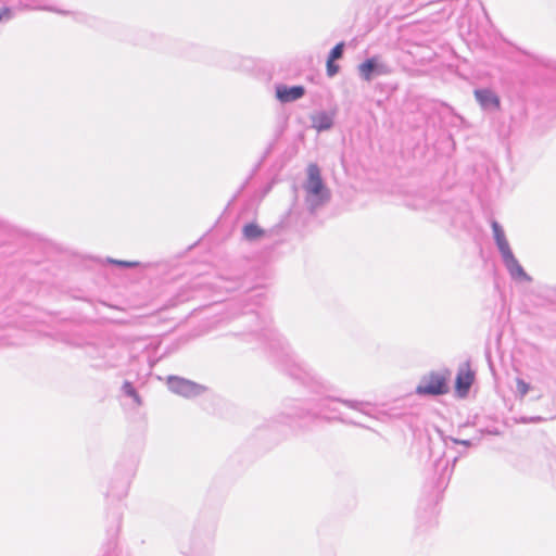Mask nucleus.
Segmentation results:
<instances>
[{
	"label": "nucleus",
	"instance_id": "1",
	"mask_svg": "<svg viewBox=\"0 0 556 556\" xmlns=\"http://www.w3.org/2000/svg\"><path fill=\"white\" fill-rule=\"evenodd\" d=\"M306 192V203L313 212L329 200V191L321 179L320 169L316 164L307 167V179L303 186Z\"/></svg>",
	"mask_w": 556,
	"mask_h": 556
},
{
	"label": "nucleus",
	"instance_id": "2",
	"mask_svg": "<svg viewBox=\"0 0 556 556\" xmlns=\"http://www.w3.org/2000/svg\"><path fill=\"white\" fill-rule=\"evenodd\" d=\"M495 244L510 278L517 282H531L532 278L526 273L519 261L516 258L507 238L505 237L497 240Z\"/></svg>",
	"mask_w": 556,
	"mask_h": 556
},
{
	"label": "nucleus",
	"instance_id": "3",
	"mask_svg": "<svg viewBox=\"0 0 556 556\" xmlns=\"http://www.w3.org/2000/svg\"><path fill=\"white\" fill-rule=\"evenodd\" d=\"M447 391L446 375L441 372H430L425 376L416 388V393L419 395H441Z\"/></svg>",
	"mask_w": 556,
	"mask_h": 556
},
{
	"label": "nucleus",
	"instance_id": "4",
	"mask_svg": "<svg viewBox=\"0 0 556 556\" xmlns=\"http://www.w3.org/2000/svg\"><path fill=\"white\" fill-rule=\"evenodd\" d=\"M167 387L173 393L187 399L199 396L206 391L204 386L178 376H169Z\"/></svg>",
	"mask_w": 556,
	"mask_h": 556
},
{
	"label": "nucleus",
	"instance_id": "5",
	"mask_svg": "<svg viewBox=\"0 0 556 556\" xmlns=\"http://www.w3.org/2000/svg\"><path fill=\"white\" fill-rule=\"evenodd\" d=\"M362 79L370 81L375 76L387 75L390 73L388 65L380 63L377 56L367 59L357 67Z\"/></svg>",
	"mask_w": 556,
	"mask_h": 556
},
{
	"label": "nucleus",
	"instance_id": "6",
	"mask_svg": "<svg viewBox=\"0 0 556 556\" xmlns=\"http://www.w3.org/2000/svg\"><path fill=\"white\" fill-rule=\"evenodd\" d=\"M473 94L477 102L484 111H497L501 106L500 97L489 88L476 89Z\"/></svg>",
	"mask_w": 556,
	"mask_h": 556
},
{
	"label": "nucleus",
	"instance_id": "7",
	"mask_svg": "<svg viewBox=\"0 0 556 556\" xmlns=\"http://www.w3.org/2000/svg\"><path fill=\"white\" fill-rule=\"evenodd\" d=\"M473 379L475 374L470 369L469 364L466 363L463 366H460L456 376V390L462 396L468 393L473 382Z\"/></svg>",
	"mask_w": 556,
	"mask_h": 556
},
{
	"label": "nucleus",
	"instance_id": "8",
	"mask_svg": "<svg viewBox=\"0 0 556 556\" xmlns=\"http://www.w3.org/2000/svg\"><path fill=\"white\" fill-rule=\"evenodd\" d=\"M305 94L303 86L288 87L286 85L277 86L276 97L281 103H290L299 100Z\"/></svg>",
	"mask_w": 556,
	"mask_h": 556
},
{
	"label": "nucleus",
	"instance_id": "9",
	"mask_svg": "<svg viewBox=\"0 0 556 556\" xmlns=\"http://www.w3.org/2000/svg\"><path fill=\"white\" fill-rule=\"evenodd\" d=\"M312 124L318 131L328 130L333 125V117L327 112H318L312 116Z\"/></svg>",
	"mask_w": 556,
	"mask_h": 556
},
{
	"label": "nucleus",
	"instance_id": "10",
	"mask_svg": "<svg viewBox=\"0 0 556 556\" xmlns=\"http://www.w3.org/2000/svg\"><path fill=\"white\" fill-rule=\"evenodd\" d=\"M337 401L355 412H358L366 416L371 415L372 405L369 402L357 401V400H337Z\"/></svg>",
	"mask_w": 556,
	"mask_h": 556
},
{
	"label": "nucleus",
	"instance_id": "11",
	"mask_svg": "<svg viewBox=\"0 0 556 556\" xmlns=\"http://www.w3.org/2000/svg\"><path fill=\"white\" fill-rule=\"evenodd\" d=\"M263 235V230L255 224H248L243 227V236L248 240H256Z\"/></svg>",
	"mask_w": 556,
	"mask_h": 556
},
{
	"label": "nucleus",
	"instance_id": "12",
	"mask_svg": "<svg viewBox=\"0 0 556 556\" xmlns=\"http://www.w3.org/2000/svg\"><path fill=\"white\" fill-rule=\"evenodd\" d=\"M122 390L124 394L131 397L138 406L142 404L141 397L139 396V394L137 393V391L135 390L134 386L130 382H124Z\"/></svg>",
	"mask_w": 556,
	"mask_h": 556
},
{
	"label": "nucleus",
	"instance_id": "13",
	"mask_svg": "<svg viewBox=\"0 0 556 556\" xmlns=\"http://www.w3.org/2000/svg\"><path fill=\"white\" fill-rule=\"evenodd\" d=\"M516 391L517 394L522 399L530 391V384L521 378H516Z\"/></svg>",
	"mask_w": 556,
	"mask_h": 556
},
{
	"label": "nucleus",
	"instance_id": "14",
	"mask_svg": "<svg viewBox=\"0 0 556 556\" xmlns=\"http://www.w3.org/2000/svg\"><path fill=\"white\" fill-rule=\"evenodd\" d=\"M491 227L493 231L494 242L506 237L503 227L496 220H492Z\"/></svg>",
	"mask_w": 556,
	"mask_h": 556
},
{
	"label": "nucleus",
	"instance_id": "15",
	"mask_svg": "<svg viewBox=\"0 0 556 556\" xmlns=\"http://www.w3.org/2000/svg\"><path fill=\"white\" fill-rule=\"evenodd\" d=\"M343 50H344V42H339L330 51L328 60L336 61V60L340 59L343 54Z\"/></svg>",
	"mask_w": 556,
	"mask_h": 556
},
{
	"label": "nucleus",
	"instance_id": "16",
	"mask_svg": "<svg viewBox=\"0 0 556 556\" xmlns=\"http://www.w3.org/2000/svg\"><path fill=\"white\" fill-rule=\"evenodd\" d=\"M13 16H14V13H13L12 9H10V8L0 9V22L10 21L11 18H13Z\"/></svg>",
	"mask_w": 556,
	"mask_h": 556
},
{
	"label": "nucleus",
	"instance_id": "17",
	"mask_svg": "<svg viewBox=\"0 0 556 556\" xmlns=\"http://www.w3.org/2000/svg\"><path fill=\"white\" fill-rule=\"evenodd\" d=\"M109 262L123 267H136L140 265L138 262L119 261L113 258H110Z\"/></svg>",
	"mask_w": 556,
	"mask_h": 556
},
{
	"label": "nucleus",
	"instance_id": "18",
	"mask_svg": "<svg viewBox=\"0 0 556 556\" xmlns=\"http://www.w3.org/2000/svg\"><path fill=\"white\" fill-rule=\"evenodd\" d=\"M339 72V66L334 64V61L327 60V74L329 77H333Z\"/></svg>",
	"mask_w": 556,
	"mask_h": 556
},
{
	"label": "nucleus",
	"instance_id": "19",
	"mask_svg": "<svg viewBox=\"0 0 556 556\" xmlns=\"http://www.w3.org/2000/svg\"><path fill=\"white\" fill-rule=\"evenodd\" d=\"M543 420H544V418L541 416L521 418V422H523V424H538V422H542Z\"/></svg>",
	"mask_w": 556,
	"mask_h": 556
},
{
	"label": "nucleus",
	"instance_id": "20",
	"mask_svg": "<svg viewBox=\"0 0 556 556\" xmlns=\"http://www.w3.org/2000/svg\"><path fill=\"white\" fill-rule=\"evenodd\" d=\"M25 8L26 9H30V7H28V5H25ZM31 9H35V10H47V11H52V12H56V13H60V14H67V12L58 10L55 8H52V7H31Z\"/></svg>",
	"mask_w": 556,
	"mask_h": 556
},
{
	"label": "nucleus",
	"instance_id": "21",
	"mask_svg": "<svg viewBox=\"0 0 556 556\" xmlns=\"http://www.w3.org/2000/svg\"><path fill=\"white\" fill-rule=\"evenodd\" d=\"M456 444H462L465 446H470L471 442L469 440H458V439H451Z\"/></svg>",
	"mask_w": 556,
	"mask_h": 556
},
{
	"label": "nucleus",
	"instance_id": "22",
	"mask_svg": "<svg viewBox=\"0 0 556 556\" xmlns=\"http://www.w3.org/2000/svg\"><path fill=\"white\" fill-rule=\"evenodd\" d=\"M331 412H336V408H331L330 405L327 406Z\"/></svg>",
	"mask_w": 556,
	"mask_h": 556
}]
</instances>
